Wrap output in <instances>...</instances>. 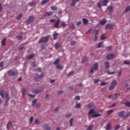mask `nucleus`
Wrapping results in <instances>:
<instances>
[{"mask_svg": "<svg viewBox=\"0 0 130 130\" xmlns=\"http://www.w3.org/2000/svg\"><path fill=\"white\" fill-rule=\"evenodd\" d=\"M5 95V96H4ZM0 95L2 98L5 97L6 101L5 103V106H8L9 105V101L10 100V97L9 96V92H6V91L4 90H2L0 91Z\"/></svg>", "mask_w": 130, "mask_h": 130, "instance_id": "1", "label": "nucleus"}, {"mask_svg": "<svg viewBox=\"0 0 130 130\" xmlns=\"http://www.w3.org/2000/svg\"><path fill=\"white\" fill-rule=\"evenodd\" d=\"M109 0H104L103 1L101 2H98L97 3L98 7L99 9H101V6L103 7L107 6V3H108Z\"/></svg>", "mask_w": 130, "mask_h": 130, "instance_id": "2", "label": "nucleus"}, {"mask_svg": "<svg viewBox=\"0 0 130 130\" xmlns=\"http://www.w3.org/2000/svg\"><path fill=\"white\" fill-rule=\"evenodd\" d=\"M99 68V66H98V63L95 62L93 64V67L91 68L90 71V73L93 74L94 73V71H95V72H97L98 71V69Z\"/></svg>", "mask_w": 130, "mask_h": 130, "instance_id": "3", "label": "nucleus"}, {"mask_svg": "<svg viewBox=\"0 0 130 130\" xmlns=\"http://www.w3.org/2000/svg\"><path fill=\"white\" fill-rule=\"evenodd\" d=\"M117 84V82H116V80H113L111 85H110L109 87V90L110 91H112V90H113V89H114L115 86H116V84Z\"/></svg>", "mask_w": 130, "mask_h": 130, "instance_id": "4", "label": "nucleus"}, {"mask_svg": "<svg viewBox=\"0 0 130 130\" xmlns=\"http://www.w3.org/2000/svg\"><path fill=\"white\" fill-rule=\"evenodd\" d=\"M49 38L48 36L42 38L39 40V43H46V42H48Z\"/></svg>", "mask_w": 130, "mask_h": 130, "instance_id": "5", "label": "nucleus"}, {"mask_svg": "<svg viewBox=\"0 0 130 130\" xmlns=\"http://www.w3.org/2000/svg\"><path fill=\"white\" fill-rule=\"evenodd\" d=\"M8 74L9 75V76H12L13 77H15V76H17L18 75V73L14 71V70H9L8 72Z\"/></svg>", "mask_w": 130, "mask_h": 130, "instance_id": "6", "label": "nucleus"}, {"mask_svg": "<svg viewBox=\"0 0 130 130\" xmlns=\"http://www.w3.org/2000/svg\"><path fill=\"white\" fill-rule=\"evenodd\" d=\"M114 57H115V55L114 54L111 53L108 54L106 57V58L108 60H111V59L114 58Z\"/></svg>", "mask_w": 130, "mask_h": 130, "instance_id": "7", "label": "nucleus"}, {"mask_svg": "<svg viewBox=\"0 0 130 130\" xmlns=\"http://www.w3.org/2000/svg\"><path fill=\"white\" fill-rule=\"evenodd\" d=\"M114 27V25L113 23L107 24L105 26L106 30H109V29H112Z\"/></svg>", "mask_w": 130, "mask_h": 130, "instance_id": "8", "label": "nucleus"}, {"mask_svg": "<svg viewBox=\"0 0 130 130\" xmlns=\"http://www.w3.org/2000/svg\"><path fill=\"white\" fill-rule=\"evenodd\" d=\"M34 21V16H30L29 17V19H28L26 21V24L27 25H29V24H31V23H32V22H33Z\"/></svg>", "mask_w": 130, "mask_h": 130, "instance_id": "9", "label": "nucleus"}, {"mask_svg": "<svg viewBox=\"0 0 130 130\" xmlns=\"http://www.w3.org/2000/svg\"><path fill=\"white\" fill-rule=\"evenodd\" d=\"M43 77H44V73H42L41 75L37 76L35 77L36 81H39V80H41V79L43 78Z\"/></svg>", "mask_w": 130, "mask_h": 130, "instance_id": "10", "label": "nucleus"}, {"mask_svg": "<svg viewBox=\"0 0 130 130\" xmlns=\"http://www.w3.org/2000/svg\"><path fill=\"white\" fill-rule=\"evenodd\" d=\"M106 23H107V20L105 18H104L100 21V25H101L102 26H104V25H105Z\"/></svg>", "mask_w": 130, "mask_h": 130, "instance_id": "11", "label": "nucleus"}, {"mask_svg": "<svg viewBox=\"0 0 130 130\" xmlns=\"http://www.w3.org/2000/svg\"><path fill=\"white\" fill-rule=\"evenodd\" d=\"M125 113V111H122L118 113V116L119 117H122L123 119V116H124V114Z\"/></svg>", "mask_w": 130, "mask_h": 130, "instance_id": "12", "label": "nucleus"}, {"mask_svg": "<svg viewBox=\"0 0 130 130\" xmlns=\"http://www.w3.org/2000/svg\"><path fill=\"white\" fill-rule=\"evenodd\" d=\"M59 23H60V20L59 19L57 20L54 25V28H58V26H59Z\"/></svg>", "mask_w": 130, "mask_h": 130, "instance_id": "13", "label": "nucleus"}, {"mask_svg": "<svg viewBox=\"0 0 130 130\" xmlns=\"http://www.w3.org/2000/svg\"><path fill=\"white\" fill-rule=\"evenodd\" d=\"M78 2H80V0H72V2L70 5L71 7H75L76 3H78Z\"/></svg>", "mask_w": 130, "mask_h": 130, "instance_id": "14", "label": "nucleus"}, {"mask_svg": "<svg viewBox=\"0 0 130 130\" xmlns=\"http://www.w3.org/2000/svg\"><path fill=\"white\" fill-rule=\"evenodd\" d=\"M32 93H34L35 94H38L39 93H41V89H35L32 91Z\"/></svg>", "mask_w": 130, "mask_h": 130, "instance_id": "15", "label": "nucleus"}, {"mask_svg": "<svg viewBox=\"0 0 130 130\" xmlns=\"http://www.w3.org/2000/svg\"><path fill=\"white\" fill-rule=\"evenodd\" d=\"M94 113H96V112H95L94 109H91L88 112V115H91V114H94Z\"/></svg>", "mask_w": 130, "mask_h": 130, "instance_id": "16", "label": "nucleus"}, {"mask_svg": "<svg viewBox=\"0 0 130 130\" xmlns=\"http://www.w3.org/2000/svg\"><path fill=\"white\" fill-rule=\"evenodd\" d=\"M60 46H61L60 44L59 43H56L54 45V47L55 49H58V48H59Z\"/></svg>", "mask_w": 130, "mask_h": 130, "instance_id": "17", "label": "nucleus"}, {"mask_svg": "<svg viewBox=\"0 0 130 130\" xmlns=\"http://www.w3.org/2000/svg\"><path fill=\"white\" fill-rule=\"evenodd\" d=\"M52 15H53V12L50 11L46 12L45 16H48L49 17L50 16H52Z\"/></svg>", "mask_w": 130, "mask_h": 130, "instance_id": "18", "label": "nucleus"}, {"mask_svg": "<svg viewBox=\"0 0 130 130\" xmlns=\"http://www.w3.org/2000/svg\"><path fill=\"white\" fill-rule=\"evenodd\" d=\"M53 36L54 40H56V39H57V36H58V34L56 32H54Z\"/></svg>", "mask_w": 130, "mask_h": 130, "instance_id": "19", "label": "nucleus"}, {"mask_svg": "<svg viewBox=\"0 0 130 130\" xmlns=\"http://www.w3.org/2000/svg\"><path fill=\"white\" fill-rule=\"evenodd\" d=\"M105 66L106 67V69H109V67H110L109 62H108V61L105 62Z\"/></svg>", "mask_w": 130, "mask_h": 130, "instance_id": "20", "label": "nucleus"}, {"mask_svg": "<svg viewBox=\"0 0 130 130\" xmlns=\"http://www.w3.org/2000/svg\"><path fill=\"white\" fill-rule=\"evenodd\" d=\"M111 128V124L110 123H108L107 124V127L106 128V130H110Z\"/></svg>", "mask_w": 130, "mask_h": 130, "instance_id": "21", "label": "nucleus"}, {"mask_svg": "<svg viewBox=\"0 0 130 130\" xmlns=\"http://www.w3.org/2000/svg\"><path fill=\"white\" fill-rule=\"evenodd\" d=\"M13 124H12V122H9L8 124L7 125V128L8 130L11 127V126H12Z\"/></svg>", "mask_w": 130, "mask_h": 130, "instance_id": "22", "label": "nucleus"}, {"mask_svg": "<svg viewBox=\"0 0 130 130\" xmlns=\"http://www.w3.org/2000/svg\"><path fill=\"white\" fill-rule=\"evenodd\" d=\"M35 56V55L34 54H30L28 56H27V59H31V58H33V57H34V56Z\"/></svg>", "mask_w": 130, "mask_h": 130, "instance_id": "23", "label": "nucleus"}, {"mask_svg": "<svg viewBox=\"0 0 130 130\" xmlns=\"http://www.w3.org/2000/svg\"><path fill=\"white\" fill-rule=\"evenodd\" d=\"M69 28L70 29H75L76 27L75 26V24L71 23L69 25Z\"/></svg>", "mask_w": 130, "mask_h": 130, "instance_id": "24", "label": "nucleus"}, {"mask_svg": "<svg viewBox=\"0 0 130 130\" xmlns=\"http://www.w3.org/2000/svg\"><path fill=\"white\" fill-rule=\"evenodd\" d=\"M82 20L84 25H87V24H88V23L89 22V21H88V20H87V19L86 18H83Z\"/></svg>", "mask_w": 130, "mask_h": 130, "instance_id": "25", "label": "nucleus"}, {"mask_svg": "<svg viewBox=\"0 0 130 130\" xmlns=\"http://www.w3.org/2000/svg\"><path fill=\"white\" fill-rule=\"evenodd\" d=\"M130 115V112L127 113L126 115L123 116V119L127 118Z\"/></svg>", "mask_w": 130, "mask_h": 130, "instance_id": "26", "label": "nucleus"}, {"mask_svg": "<svg viewBox=\"0 0 130 130\" xmlns=\"http://www.w3.org/2000/svg\"><path fill=\"white\" fill-rule=\"evenodd\" d=\"M99 116H101V114H94L91 116V117H99Z\"/></svg>", "mask_w": 130, "mask_h": 130, "instance_id": "27", "label": "nucleus"}, {"mask_svg": "<svg viewBox=\"0 0 130 130\" xmlns=\"http://www.w3.org/2000/svg\"><path fill=\"white\" fill-rule=\"evenodd\" d=\"M56 68L58 69V70H62L63 67L61 65L58 64L56 65Z\"/></svg>", "mask_w": 130, "mask_h": 130, "instance_id": "28", "label": "nucleus"}, {"mask_svg": "<svg viewBox=\"0 0 130 130\" xmlns=\"http://www.w3.org/2000/svg\"><path fill=\"white\" fill-rule=\"evenodd\" d=\"M124 105L126 106L127 107H130V102L128 101H127L124 103Z\"/></svg>", "mask_w": 130, "mask_h": 130, "instance_id": "29", "label": "nucleus"}, {"mask_svg": "<svg viewBox=\"0 0 130 130\" xmlns=\"http://www.w3.org/2000/svg\"><path fill=\"white\" fill-rule=\"evenodd\" d=\"M49 2V0H43L41 3V5H45V4H47Z\"/></svg>", "mask_w": 130, "mask_h": 130, "instance_id": "30", "label": "nucleus"}, {"mask_svg": "<svg viewBox=\"0 0 130 130\" xmlns=\"http://www.w3.org/2000/svg\"><path fill=\"white\" fill-rule=\"evenodd\" d=\"M59 62V58L57 59L54 62V64L55 66H57L58 64V63Z\"/></svg>", "mask_w": 130, "mask_h": 130, "instance_id": "31", "label": "nucleus"}, {"mask_svg": "<svg viewBox=\"0 0 130 130\" xmlns=\"http://www.w3.org/2000/svg\"><path fill=\"white\" fill-rule=\"evenodd\" d=\"M22 14H20L16 17V19L17 20H21V19H22Z\"/></svg>", "mask_w": 130, "mask_h": 130, "instance_id": "32", "label": "nucleus"}, {"mask_svg": "<svg viewBox=\"0 0 130 130\" xmlns=\"http://www.w3.org/2000/svg\"><path fill=\"white\" fill-rule=\"evenodd\" d=\"M26 88H23L22 89V96H23V97H24V96H25V94H26Z\"/></svg>", "mask_w": 130, "mask_h": 130, "instance_id": "33", "label": "nucleus"}, {"mask_svg": "<svg viewBox=\"0 0 130 130\" xmlns=\"http://www.w3.org/2000/svg\"><path fill=\"white\" fill-rule=\"evenodd\" d=\"M36 5V3L34 2L29 3V6H30V7H33Z\"/></svg>", "mask_w": 130, "mask_h": 130, "instance_id": "34", "label": "nucleus"}, {"mask_svg": "<svg viewBox=\"0 0 130 130\" xmlns=\"http://www.w3.org/2000/svg\"><path fill=\"white\" fill-rule=\"evenodd\" d=\"M44 125L45 128H46L47 130H51V128H50V127L48 126V125H47V124H45Z\"/></svg>", "mask_w": 130, "mask_h": 130, "instance_id": "35", "label": "nucleus"}, {"mask_svg": "<svg viewBox=\"0 0 130 130\" xmlns=\"http://www.w3.org/2000/svg\"><path fill=\"white\" fill-rule=\"evenodd\" d=\"M2 45L3 46L6 45V38H5L2 42Z\"/></svg>", "mask_w": 130, "mask_h": 130, "instance_id": "36", "label": "nucleus"}, {"mask_svg": "<svg viewBox=\"0 0 130 130\" xmlns=\"http://www.w3.org/2000/svg\"><path fill=\"white\" fill-rule=\"evenodd\" d=\"M16 38L19 39V40H22V39H23V37L21 35H18L16 37Z\"/></svg>", "mask_w": 130, "mask_h": 130, "instance_id": "37", "label": "nucleus"}, {"mask_svg": "<svg viewBox=\"0 0 130 130\" xmlns=\"http://www.w3.org/2000/svg\"><path fill=\"white\" fill-rule=\"evenodd\" d=\"M93 127H94V125H91L87 127L86 130H91Z\"/></svg>", "mask_w": 130, "mask_h": 130, "instance_id": "38", "label": "nucleus"}, {"mask_svg": "<svg viewBox=\"0 0 130 130\" xmlns=\"http://www.w3.org/2000/svg\"><path fill=\"white\" fill-rule=\"evenodd\" d=\"M113 112V110H110L109 111H108L107 112V115H110V114H111V113H112Z\"/></svg>", "mask_w": 130, "mask_h": 130, "instance_id": "39", "label": "nucleus"}, {"mask_svg": "<svg viewBox=\"0 0 130 130\" xmlns=\"http://www.w3.org/2000/svg\"><path fill=\"white\" fill-rule=\"evenodd\" d=\"M51 9L52 11H56L57 10V7H56V6H53L51 7Z\"/></svg>", "mask_w": 130, "mask_h": 130, "instance_id": "40", "label": "nucleus"}, {"mask_svg": "<svg viewBox=\"0 0 130 130\" xmlns=\"http://www.w3.org/2000/svg\"><path fill=\"white\" fill-rule=\"evenodd\" d=\"M46 48V45L45 44H43L41 46V48L42 50L45 49Z\"/></svg>", "mask_w": 130, "mask_h": 130, "instance_id": "41", "label": "nucleus"}, {"mask_svg": "<svg viewBox=\"0 0 130 130\" xmlns=\"http://www.w3.org/2000/svg\"><path fill=\"white\" fill-rule=\"evenodd\" d=\"M108 9L109 10V13H112V9H113L112 6H110V7H108Z\"/></svg>", "mask_w": 130, "mask_h": 130, "instance_id": "42", "label": "nucleus"}, {"mask_svg": "<svg viewBox=\"0 0 130 130\" xmlns=\"http://www.w3.org/2000/svg\"><path fill=\"white\" fill-rule=\"evenodd\" d=\"M102 44H103V42H102V43H99L98 44V45H97V48H100V47H101V46H102Z\"/></svg>", "mask_w": 130, "mask_h": 130, "instance_id": "43", "label": "nucleus"}, {"mask_svg": "<svg viewBox=\"0 0 130 130\" xmlns=\"http://www.w3.org/2000/svg\"><path fill=\"white\" fill-rule=\"evenodd\" d=\"M93 107V104L92 103H90L88 105V109H91Z\"/></svg>", "mask_w": 130, "mask_h": 130, "instance_id": "44", "label": "nucleus"}, {"mask_svg": "<svg viewBox=\"0 0 130 130\" xmlns=\"http://www.w3.org/2000/svg\"><path fill=\"white\" fill-rule=\"evenodd\" d=\"M123 63H124V64H129L130 62H129V60H126L124 61Z\"/></svg>", "mask_w": 130, "mask_h": 130, "instance_id": "45", "label": "nucleus"}, {"mask_svg": "<svg viewBox=\"0 0 130 130\" xmlns=\"http://www.w3.org/2000/svg\"><path fill=\"white\" fill-rule=\"evenodd\" d=\"M82 62L84 63L87 61V57H84L82 60Z\"/></svg>", "mask_w": 130, "mask_h": 130, "instance_id": "46", "label": "nucleus"}, {"mask_svg": "<svg viewBox=\"0 0 130 130\" xmlns=\"http://www.w3.org/2000/svg\"><path fill=\"white\" fill-rule=\"evenodd\" d=\"M34 119V118L33 117V116H31L30 117V119H29V123L30 124L32 123Z\"/></svg>", "mask_w": 130, "mask_h": 130, "instance_id": "47", "label": "nucleus"}, {"mask_svg": "<svg viewBox=\"0 0 130 130\" xmlns=\"http://www.w3.org/2000/svg\"><path fill=\"white\" fill-rule=\"evenodd\" d=\"M73 121H74V118L70 119V126H73Z\"/></svg>", "mask_w": 130, "mask_h": 130, "instance_id": "48", "label": "nucleus"}, {"mask_svg": "<svg viewBox=\"0 0 130 130\" xmlns=\"http://www.w3.org/2000/svg\"><path fill=\"white\" fill-rule=\"evenodd\" d=\"M76 108H81V104L80 103L76 104Z\"/></svg>", "mask_w": 130, "mask_h": 130, "instance_id": "49", "label": "nucleus"}, {"mask_svg": "<svg viewBox=\"0 0 130 130\" xmlns=\"http://www.w3.org/2000/svg\"><path fill=\"white\" fill-rule=\"evenodd\" d=\"M36 103V100L35 99L34 101L32 102V106L34 107L35 106V104Z\"/></svg>", "mask_w": 130, "mask_h": 130, "instance_id": "50", "label": "nucleus"}, {"mask_svg": "<svg viewBox=\"0 0 130 130\" xmlns=\"http://www.w3.org/2000/svg\"><path fill=\"white\" fill-rule=\"evenodd\" d=\"M108 83L105 82H103L101 84V86H105L106 85H107Z\"/></svg>", "mask_w": 130, "mask_h": 130, "instance_id": "51", "label": "nucleus"}, {"mask_svg": "<svg viewBox=\"0 0 130 130\" xmlns=\"http://www.w3.org/2000/svg\"><path fill=\"white\" fill-rule=\"evenodd\" d=\"M74 71H71L68 74V76H73V75H74Z\"/></svg>", "mask_w": 130, "mask_h": 130, "instance_id": "52", "label": "nucleus"}, {"mask_svg": "<svg viewBox=\"0 0 130 130\" xmlns=\"http://www.w3.org/2000/svg\"><path fill=\"white\" fill-rule=\"evenodd\" d=\"M29 97H30L31 98H35V95L34 94H31L30 93H28Z\"/></svg>", "mask_w": 130, "mask_h": 130, "instance_id": "53", "label": "nucleus"}, {"mask_svg": "<svg viewBox=\"0 0 130 130\" xmlns=\"http://www.w3.org/2000/svg\"><path fill=\"white\" fill-rule=\"evenodd\" d=\"M129 11H130V6H127L125 10V12H128Z\"/></svg>", "mask_w": 130, "mask_h": 130, "instance_id": "54", "label": "nucleus"}, {"mask_svg": "<svg viewBox=\"0 0 130 130\" xmlns=\"http://www.w3.org/2000/svg\"><path fill=\"white\" fill-rule=\"evenodd\" d=\"M61 26H62V27H66V23H64V22L63 21H61Z\"/></svg>", "mask_w": 130, "mask_h": 130, "instance_id": "55", "label": "nucleus"}, {"mask_svg": "<svg viewBox=\"0 0 130 130\" xmlns=\"http://www.w3.org/2000/svg\"><path fill=\"white\" fill-rule=\"evenodd\" d=\"M71 116H72V114L70 113H68L66 115V117H71Z\"/></svg>", "mask_w": 130, "mask_h": 130, "instance_id": "56", "label": "nucleus"}, {"mask_svg": "<svg viewBox=\"0 0 130 130\" xmlns=\"http://www.w3.org/2000/svg\"><path fill=\"white\" fill-rule=\"evenodd\" d=\"M119 97V94L116 93L115 94V98H113V99H115L116 98H118Z\"/></svg>", "mask_w": 130, "mask_h": 130, "instance_id": "57", "label": "nucleus"}, {"mask_svg": "<svg viewBox=\"0 0 130 130\" xmlns=\"http://www.w3.org/2000/svg\"><path fill=\"white\" fill-rule=\"evenodd\" d=\"M107 73L109 75H113V74H115V72H109V71H108Z\"/></svg>", "mask_w": 130, "mask_h": 130, "instance_id": "58", "label": "nucleus"}, {"mask_svg": "<svg viewBox=\"0 0 130 130\" xmlns=\"http://www.w3.org/2000/svg\"><path fill=\"white\" fill-rule=\"evenodd\" d=\"M75 44H76V42H75V41H71V45L72 46H74V45H75Z\"/></svg>", "mask_w": 130, "mask_h": 130, "instance_id": "59", "label": "nucleus"}, {"mask_svg": "<svg viewBox=\"0 0 130 130\" xmlns=\"http://www.w3.org/2000/svg\"><path fill=\"white\" fill-rule=\"evenodd\" d=\"M19 49L20 50H22V49H24V46L21 45L19 47Z\"/></svg>", "mask_w": 130, "mask_h": 130, "instance_id": "60", "label": "nucleus"}, {"mask_svg": "<svg viewBox=\"0 0 130 130\" xmlns=\"http://www.w3.org/2000/svg\"><path fill=\"white\" fill-rule=\"evenodd\" d=\"M49 22L50 23H54V22H55V19H52L50 20Z\"/></svg>", "mask_w": 130, "mask_h": 130, "instance_id": "61", "label": "nucleus"}, {"mask_svg": "<svg viewBox=\"0 0 130 130\" xmlns=\"http://www.w3.org/2000/svg\"><path fill=\"white\" fill-rule=\"evenodd\" d=\"M119 127H120V126L119 125V124H118L115 126V129H118V128H119Z\"/></svg>", "mask_w": 130, "mask_h": 130, "instance_id": "62", "label": "nucleus"}, {"mask_svg": "<svg viewBox=\"0 0 130 130\" xmlns=\"http://www.w3.org/2000/svg\"><path fill=\"white\" fill-rule=\"evenodd\" d=\"M4 67V62L2 61L0 62V68H3Z\"/></svg>", "mask_w": 130, "mask_h": 130, "instance_id": "63", "label": "nucleus"}, {"mask_svg": "<svg viewBox=\"0 0 130 130\" xmlns=\"http://www.w3.org/2000/svg\"><path fill=\"white\" fill-rule=\"evenodd\" d=\"M111 46H109L106 48V50H111Z\"/></svg>", "mask_w": 130, "mask_h": 130, "instance_id": "64", "label": "nucleus"}]
</instances>
